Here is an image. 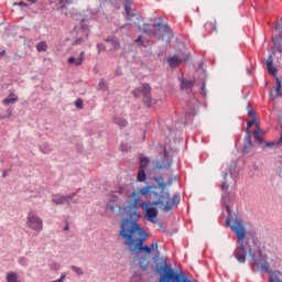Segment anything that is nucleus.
Returning <instances> with one entry per match:
<instances>
[{
	"instance_id": "27",
	"label": "nucleus",
	"mask_w": 282,
	"mask_h": 282,
	"mask_svg": "<svg viewBox=\"0 0 282 282\" xmlns=\"http://www.w3.org/2000/svg\"><path fill=\"white\" fill-rule=\"evenodd\" d=\"M18 263H19V265H22V268H28V265H30V259H28L25 257H20L18 259Z\"/></svg>"
},
{
	"instance_id": "42",
	"label": "nucleus",
	"mask_w": 282,
	"mask_h": 282,
	"mask_svg": "<svg viewBox=\"0 0 282 282\" xmlns=\"http://www.w3.org/2000/svg\"><path fill=\"white\" fill-rule=\"evenodd\" d=\"M123 10H124L126 14L129 13L130 11H132L133 9L131 8V3L126 2Z\"/></svg>"
},
{
	"instance_id": "5",
	"label": "nucleus",
	"mask_w": 282,
	"mask_h": 282,
	"mask_svg": "<svg viewBox=\"0 0 282 282\" xmlns=\"http://www.w3.org/2000/svg\"><path fill=\"white\" fill-rule=\"evenodd\" d=\"M130 197H132L133 202H130L128 206L123 207V213H128L129 218H122L120 224L121 228L119 230V237L130 235L133 228H142V226L138 224V219H142V214L138 212V208L140 207V194H138L137 192H132Z\"/></svg>"
},
{
	"instance_id": "32",
	"label": "nucleus",
	"mask_w": 282,
	"mask_h": 282,
	"mask_svg": "<svg viewBox=\"0 0 282 282\" xmlns=\"http://www.w3.org/2000/svg\"><path fill=\"white\" fill-rule=\"evenodd\" d=\"M70 269L73 270V272L77 274V276H83V274H85L80 267L70 265Z\"/></svg>"
},
{
	"instance_id": "62",
	"label": "nucleus",
	"mask_w": 282,
	"mask_h": 282,
	"mask_svg": "<svg viewBox=\"0 0 282 282\" xmlns=\"http://www.w3.org/2000/svg\"><path fill=\"white\" fill-rule=\"evenodd\" d=\"M227 176H228V174H227V173H225V174H224V180H226V178H227Z\"/></svg>"
},
{
	"instance_id": "33",
	"label": "nucleus",
	"mask_w": 282,
	"mask_h": 282,
	"mask_svg": "<svg viewBox=\"0 0 282 282\" xmlns=\"http://www.w3.org/2000/svg\"><path fill=\"white\" fill-rule=\"evenodd\" d=\"M119 151H121L122 153H129L130 148L128 143H120L119 144Z\"/></svg>"
},
{
	"instance_id": "59",
	"label": "nucleus",
	"mask_w": 282,
	"mask_h": 282,
	"mask_svg": "<svg viewBox=\"0 0 282 282\" xmlns=\"http://www.w3.org/2000/svg\"><path fill=\"white\" fill-rule=\"evenodd\" d=\"M116 199H118V196L112 195V202H116Z\"/></svg>"
},
{
	"instance_id": "9",
	"label": "nucleus",
	"mask_w": 282,
	"mask_h": 282,
	"mask_svg": "<svg viewBox=\"0 0 282 282\" xmlns=\"http://www.w3.org/2000/svg\"><path fill=\"white\" fill-rule=\"evenodd\" d=\"M195 86V80L181 79V91L192 93Z\"/></svg>"
},
{
	"instance_id": "46",
	"label": "nucleus",
	"mask_w": 282,
	"mask_h": 282,
	"mask_svg": "<svg viewBox=\"0 0 282 282\" xmlns=\"http://www.w3.org/2000/svg\"><path fill=\"white\" fill-rule=\"evenodd\" d=\"M116 39V35H110L105 39L106 43H111Z\"/></svg>"
},
{
	"instance_id": "36",
	"label": "nucleus",
	"mask_w": 282,
	"mask_h": 282,
	"mask_svg": "<svg viewBox=\"0 0 282 282\" xmlns=\"http://www.w3.org/2000/svg\"><path fill=\"white\" fill-rule=\"evenodd\" d=\"M131 94L134 98H140V96H142V90L140 88H135L131 91Z\"/></svg>"
},
{
	"instance_id": "58",
	"label": "nucleus",
	"mask_w": 282,
	"mask_h": 282,
	"mask_svg": "<svg viewBox=\"0 0 282 282\" xmlns=\"http://www.w3.org/2000/svg\"><path fill=\"white\" fill-rule=\"evenodd\" d=\"M226 210L228 212V215L230 216V207L229 206L226 207Z\"/></svg>"
},
{
	"instance_id": "47",
	"label": "nucleus",
	"mask_w": 282,
	"mask_h": 282,
	"mask_svg": "<svg viewBox=\"0 0 282 282\" xmlns=\"http://www.w3.org/2000/svg\"><path fill=\"white\" fill-rule=\"evenodd\" d=\"M228 188H229V184H227L226 182H224V183L221 184V189H223L224 192H226Z\"/></svg>"
},
{
	"instance_id": "10",
	"label": "nucleus",
	"mask_w": 282,
	"mask_h": 282,
	"mask_svg": "<svg viewBox=\"0 0 282 282\" xmlns=\"http://www.w3.org/2000/svg\"><path fill=\"white\" fill-rule=\"evenodd\" d=\"M76 197V193H72L69 195H62V204H66V206H72V204H78V200L74 199Z\"/></svg>"
},
{
	"instance_id": "64",
	"label": "nucleus",
	"mask_w": 282,
	"mask_h": 282,
	"mask_svg": "<svg viewBox=\"0 0 282 282\" xmlns=\"http://www.w3.org/2000/svg\"><path fill=\"white\" fill-rule=\"evenodd\" d=\"M280 142H282V132H281V138H280Z\"/></svg>"
},
{
	"instance_id": "4",
	"label": "nucleus",
	"mask_w": 282,
	"mask_h": 282,
	"mask_svg": "<svg viewBox=\"0 0 282 282\" xmlns=\"http://www.w3.org/2000/svg\"><path fill=\"white\" fill-rule=\"evenodd\" d=\"M226 225L230 227L237 236V247L234 252L237 261L239 263H245L248 254L252 260H254L256 254L251 251L249 238L246 237L245 223L240 218L235 217V219L227 218Z\"/></svg>"
},
{
	"instance_id": "54",
	"label": "nucleus",
	"mask_w": 282,
	"mask_h": 282,
	"mask_svg": "<svg viewBox=\"0 0 282 282\" xmlns=\"http://www.w3.org/2000/svg\"><path fill=\"white\" fill-rule=\"evenodd\" d=\"M265 147L267 148L273 147V143L272 142H265Z\"/></svg>"
},
{
	"instance_id": "39",
	"label": "nucleus",
	"mask_w": 282,
	"mask_h": 282,
	"mask_svg": "<svg viewBox=\"0 0 282 282\" xmlns=\"http://www.w3.org/2000/svg\"><path fill=\"white\" fill-rule=\"evenodd\" d=\"M57 10L59 12H65V10H67V6H65V3H61V0L57 2Z\"/></svg>"
},
{
	"instance_id": "45",
	"label": "nucleus",
	"mask_w": 282,
	"mask_h": 282,
	"mask_svg": "<svg viewBox=\"0 0 282 282\" xmlns=\"http://www.w3.org/2000/svg\"><path fill=\"white\" fill-rule=\"evenodd\" d=\"M254 123V118H252V120L247 122V131H250V128L253 126Z\"/></svg>"
},
{
	"instance_id": "1",
	"label": "nucleus",
	"mask_w": 282,
	"mask_h": 282,
	"mask_svg": "<svg viewBox=\"0 0 282 282\" xmlns=\"http://www.w3.org/2000/svg\"><path fill=\"white\" fill-rule=\"evenodd\" d=\"M154 182L155 184L145 185L139 189V195L148 199V202L140 204V208L143 210L145 219L151 224H158L160 212L155 206H161L165 213H169L177 204V194L171 198V193L166 189L169 183L164 182V176H154Z\"/></svg>"
},
{
	"instance_id": "43",
	"label": "nucleus",
	"mask_w": 282,
	"mask_h": 282,
	"mask_svg": "<svg viewBox=\"0 0 282 282\" xmlns=\"http://www.w3.org/2000/svg\"><path fill=\"white\" fill-rule=\"evenodd\" d=\"M275 30L280 33L282 32V19L275 23Z\"/></svg>"
},
{
	"instance_id": "52",
	"label": "nucleus",
	"mask_w": 282,
	"mask_h": 282,
	"mask_svg": "<svg viewBox=\"0 0 282 282\" xmlns=\"http://www.w3.org/2000/svg\"><path fill=\"white\" fill-rule=\"evenodd\" d=\"M2 177H8V170H3Z\"/></svg>"
},
{
	"instance_id": "55",
	"label": "nucleus",
	"mask_w": 282,
	"mask_h": 282,
	"mask_svg": "<svg viewBox=\"0 0 282 282\" xmlns=\"http://www.w3.org/2000/svg\"><path fill=\"white\" fill-rule=\"evenodd\" d=\"M270 282H282V281L279 279H270Z\"/></svg>"
},
{
	"instance_id": "21",
	"label": "nucleus",
	"mask_w": 282,
	"mask_h": 282,
	"mask_svg": "<svg viewBox=\"0 0 282 282\" xmlns=\"http://www.w3.org/2000/svg\"><path fill=\"white\" fill-rule=\"evenodd\" d=\"M205 29L207 32H213V30L215 32H217V21L216 20H213V21H209L205 24Z\"/></svg>"
},
{
	"instance_id": "61",
	"label": "nucleus",
	"mask_w": 282,
	"mask_h": 282,
	"mask_svg": "<svg viewBox=\"0 0 282 282\" xmlns=\"http://www.w3.org/2000/svg\"><path fill=\"white\" fill-rule=\"evenodd\" d=\"M206 89V85L205 84H203V86H202V90H205Z\"/></svg>"
},
{
	"instance_id": "38",
	"label": "nucleus",
	"mask_w": 282,
	"mask_h": 282,
	"mask_svg": "<svg viewBox=\"0 0 282 282\" xmlns=\"http://www.w3.org/2000/svg\"><path fill=\"white\" fill-rule=\"evenodd\" d=\"M80 28H82V30H83L84 32L87 31V30H89V24H87V20L83 19V20L80 21Z\"/></svg>"
},
{
	"instance_id": "17",
	"label": "nucleus",
	"mask_w": 282,
	"mask_h": 282,
	"mask_svg": "<svg viewBox=\"0 0 282 282\" xmlns=\"http://www.w3.org/2000/svg\"><path fill=\"white\" fill-rule=\"evenodd\" d=\"M257 265H258V270L260 272H264V273H268V274L271 272L270 268H269V263L267 261H264L262 263L258 262Z\"/></svg>"
},
{
	"instance_id": "41",
	"label": "nucleus",
	"mask_w": 282,
	"mask_h": 282,
	"mask_svg": "<svg viewBox=\"0 0 282 282\" xmlns=\"http://www.w3.org/2000/svg\"><path fill=\"white\" fill-rule=\"evenodd\" d=\"M149 248H151V251L155 250L156 253L160 254V251L158 250V241H153Z\"/></svg>"
},
{
	"instance_id": "24",
	"label": "nucleus",
	"mask_w": 282,
	"mask_h": 282,
	"mask_svg": "<svg viewBox=\"0 0 282 282\" xmlns=\"http://www.w3.org/2000/svg\"><path fill=\"white\" fill-rule=\"evenodd\" d=\"M153 102V97L150 95H143V105L150 109L151 105Z\"/></svg>"
},
{
	"instance_id": "44",
	"label": "nucleus",
	"mask_w": 282,
	"mask_h": 282,
	"mask_svg": "<svg viewBox=\"0 0 282 282\" xmlns=\"http://www.w3.org/2000/svg\"><path fill=\"white\" fill-rule=\"evenodd\" d=\"M10 116H12V108L7 109V113L4 116H2V120H6V118H10Z\"/></svg>"
},
{
	"instance_id": "34",
	"label": "nucleus",
	"mask_w": 282,
	"mask_h": 282,
	"mask_svg": "<svg viewBox=\"0 0 282 282\" xmlns=\"http://www.w3.org/2000/svg\"><path fill=\"white\" fill-rule=\"evenodd\" d=\"M110 44L112 45V48L115 51L120 50V41L118 40V37H115L113 41L110 42Z\"/></svg>"
},
{
	"instance_id": "13",
	"label": "nucleus",
	"mask_w": 282,
	"mask_h": 282,
	"mask_svg": "<svg viewBox=\"0 0 282 282\" xmlns=\"http://www.w3.org/2000/svg\"><path fill=\"white\" fill-rule=\"evenodd\" d=\"M83 61H85V52H80V55L78 58L74 57V56H70L68 57V63L70 65H75L78 67V65H83Z\"/></svg>"
},
{
	"instance_id": "3",
	"label": "nucleus",
	"mask_w": 282,
	"mask_h": 282,
	"mask_svg": "<svg viewBox=\"0 0 282 282\" xmlns=\"http://www.w3.org/2000/svg\"><path fill=\"white\" fill-rule=\"evenodd\" d=\"M133 19H137V22L133 23L139 32H143V34H148V36H158L159 41L171 43L173 30H171V26L167 24H164L162 18H159V21L153 24L144 23V19L140 17V12L132 9L130 12L126 13V21H132Z\"/></svg>"
},
{
	"instance_id": "29",
	"label": "nucleus",
	"mask_w": 282,
	"mask_h": 282,
	"mask_svg": "<svg viewBox=\"0 0 282 282\" xmlns=\"http://www.w3.org/2000/svg\"><path fill=\"white\" fill-rule=\"evenodd\" d=\"M272 42L274 44V47L278 50L279 53H282V44H281V40L279 37H273Z\"/></svg>"
},
{
	"instance_id": "19",
	"label": "nucleus",
	"mask_w": 282,
	"mask_h": 282,
	"mask_svg": "<svg viewBox=\"0 0 282 282\" xmlns=\"http://www.w3.org/2000/svg\"><path fill=\"white\" fill-rule=\"evenodd\" d=\"M150 162H151V160L149 159V156H140L139 169L145 170L147 166H149Z\"/></svg>"
},
{
	"instance_id": "53",
	"label": "nucleus",
	"mask_w": 282,
	"mask_h": 282,
	"mask_svg": "<svg viewBox=\"0 0 282 282\" xmlns=\"http://www.w3.org/2000/svg\"><path fill=\"white\" fill-rule=\"evenodd\" d=\"M64 230L65 231L69 230V223H66V226L64 227Z\"/></svg>"
},
{
	"instance_id": "49",
	"label": "nucleus",
	"mask_w": 282,
	"mask_h": 282,
	"mask_svg": "<svg viewBox=\"0 0 282 282\" xmlns=\"http://www.w3.org/2000/svg\"><path fill=\"white\" fill-rule=\"evenodd\" d=\"M116 193H119V195H122L124 193V187H119Z\"/></svg>"
},
{
	"instance_id": "20",
	"label": "nucleus",
	"mask_w": 282,
	"mask_h": 282,
	"mask_svg": "<svg viewBox=\"0 0 282 282\" xmlns=\"http://www.w3.org/2000/svg\"><path fill=\"white\" fill-rule=\"evenodd\" d=\"M52 203L55 204V206H63V195L53 194L52 195Z\"/></svg>"
},
{
	"instance_id": "63",
	"label": "nucleus",
	"mask_w": 282,
	"mask_h": 282,
	"mask_svg": "<svg viewBox=\"0 0 282 282\" xmlns=\"http://www.w3.org/2000/svg\"><path fill=\"white\" fill-rule=\"evenodd\" d=\"M158 169H164V166L163 165H158Z\"/></svg>"
},
{
	"instance_id": "37",
	"label": "nucleus",
	"mask_w": 282,
	"mask_h": 282,
	"mask_svg": "<svg viewBox=\"0 0 282 282\" xmlns=\"http://www.w3.org/2000/svg\"><path fill=\"white\" fill-rule=\"evenodd\" d=\"M97 52H107V46L104 43H97Z\"/></svg>"
},
{
	"instance_id": "51",
	"label": "nucleus",
	"mask_w": 282,
	"mask_h": 282,
	"mask_svg": "<svg viewBox=\"0 0 282 282\" xmlns=\"http://www.w3.org/2000/svg\"><path fill=\"white\" fill-rule=\"evenodd\" d=\"M248 115H249L251 118H254L256 112H254L253 110H249V111H248Z\"/></svg>"
},
{
	"instance_id": "14",
	"label": "nucleus",
	"mask_w": 282,
	"mask_h": 282,
	"mask_svg": "<svg viewBox=\"0 0 282 282\" xmlns=\"http://www.w3.org/2000/svg\"><path fill=\"white\" fill-rule=\"evenodd\" d=\"M112 122L115 124H117V127H119V129H124V127H127L129 124V121H127V119H124L122 117H115L112 119Z\"/></svg>"
},
{
	"instance_id": "35",
	"label": "nucleus",
	"mask_w": 282,
	"mask_h": 282,
	"mask_svg": "<svg viewBox=\"0 0 282 282\" xmlns=\"http://www.w3.org/2000/svg\"><path fill=\"white\" fill-rule=\"evenodd\" d=\"M134 43L139 45V47H147L144 45V41H142V35H139L138 39L134 40Z\"/></svg>"
},
{
	"instance_id": "6",
	"label": "nucleus",
	"mask_w": 282,
	"mask_h": 282,
	"mask_svg": "<svg viewBox=\"0 0 282 282\" xmlns=\"http://www.w3.org/2000/svg\"><path fill=\"white\" fill-rule=\"evenodd\" d=\"M26 226L34 232L43 231V219L36 215L34 212H29L26 217Z\"/></svg>"
},
{
	"instance_id": "12",
	"label": "nucleus",
	"mask_w": 282,
	"mask_h": 282,
	"mask_svg": "<svg viewBox=\"0 0 282 282\" xmlns=\"http://www.w3.org/2000/svg\"><path fill=\"white\" fill-rule=\"evenodd\" d=\"M268 73L271 74L274 78L276 77V67L273 65L272 55H269L267 61Z\"/></svg>"
},
{
	"instance_id": "26",
	"label": "nucleus",
	"mask_w": 282,
	"mask_h": 282,
	"mask_svg": "<svg viewBox=\"0 0 282 282\" xmlns=\"http://www.w3.org/2000/svg\"><path fill=\"white\" fill-rule=\"evenodd\" d=\"M256 124H257V129H256V131H253V138H254V140L258 141L259 143H262V138L260 137V134H261V128L259 127L258 123H256Z\"/></svg>"
},
{
	"instance_id": "31",
	"label": "nucleus",
	"mask_w": 282,
	"mask_h": 282,
	"mask_svg": "<svg viewBox=\"0 0 282 282\" xmlns=\"http://www.w3.org/2000/svg\"><path fill=\"white\" fill-rule=\"evenodd\" d=\"M98 87L101 91H109V86H107V82L105 79H100Z\"/></svg>"
},
{
	"instance_id": "8",
	"label": "nucleus",
	"mask_w": 282,
	"mask_h": 282,
	"mask_svg": "<svg viewBox=\"0 0 282 282\" xmlns=\"http://www.w3.org/2000/svg\"><path fill=\"white\" fill-rule=\"evenodd\" d=\"M191 274L186 270H182V267H177V282H197V280H191Z\"/></svg>"
},
{
	"instance_id": "40",
	"label": "nucleus",
	"mask_w": 282,
	"mask_h": 282,
	"mask_svg": "<svg viewBox=\"0 0 282 282\" xmlns=\"http://www.w3.org/2000/svg\"><path fill=\"white\" fill-rule=\"evenodd\" d=\"M74 105L77 109H83V99L78 98Z\"/></svg>"
},
{
	"instance_id": "25",
	"label": "nucleus",
	"mask_w": 282,
	"mask_h": 282,
	"mask_svg": "<svg viewBox=\"0 0 282 282\" xmlns=\"http://www.w3.org/2000/svg\"><path fill=\"white\" fill-rule=\"evenodd\" d=\"M141 94L142 96L151 95V85L149 83L142 84Z\"/></svg>"
},
{
	"instance_id": "57",
	"label": "nucleus",
	"mask_w": 282,
	"mask_h": 282,
	"mask_svg": "<svg viewBox=\"0 0 282 282\" xmlns=\"http://www.w3.org/2000/svg\"><path fill=\"white\" fill-rule=\"evenodd\" d=\"M0 56H6V51H1Z\"/></svg>"
},
{
	"instance_id": "48",
	"label": "nucleus",
	"mask_w": 282,
	"mask_h": 282,
	"mask_svg": "<svg viewBox=\"0 0 282 282\" xmlns=\"http://www.w3.org/2000/svg\"><path fill=\"white\" fill-rule=\"evenodd\" d=\"M13 6H23L24 8H28V3L20 1V2H15L13 3Z\"/></svg>"
},
{
	"instance_id": "7",
	"label": "nucleus",
	"mask_w": 282,
	"mask_h": 282,
	"mask_svg": "<svg viewBox=\"0 0 282 282\" xmlns=\"http://www.w3.org/2000/svg\"><path fill=\"white\" fill-rule=\"evenodd\" d=\"M181 47L178 48V54H177V64H184L188 63L191 61V51L186 48V37H184V41H180Z\"/></svg>"
},
{
	"instance_id": "60",
	"label": "nucleus",
	"mask_w": 282,
	"mask_h": 282,
	"mask_svg": "<svg viewBox=\"0 0 282 282\" xmlns=\"http://www.w3.org/2000/svg\"><path fill=\"white\" fill-rule=\"evenodd\" d=\"M39 0H30V3H36Z\"/></svg>"
},
{
	"instance_id": "2",
	"label": "nucleus",
	"mask_w": 282,
	"mask_h": 282,
	"mask_svg": "<svg viewBox=\"0 0 282 282\" xmlns=\"http://www.w3.org/2000/svg\"><path fill=\"white\" fill-rule=\"evenodd\" d=\"M121 239L124 240V246H128V250L135 254L139 259V267L141 270H148L151 265V248L144 245V241L149 239V234L142 227H132L130 234H126Z\"/></svg>"
},
{
	"instance_id": "56",
	"label": "nucleus",
	"mask_w": 282,
	"mask_h": 282,
	"mask_svg": "<svg viewBox=\"0 0 282 282\" xmlns=\"http://www.w3.org/2000/svg\"><path fill=\"white\" fill-rule=\"evenodd\" d=\"M59 3H69V0H59Z\"/></svg>"
},
{
	"instance_id": "23",
	"label": "nucleus",
	"mask_w": 282,
	"mask_h": 282,
	"mask_svg": "<svg viewBox=\"0 0 282 282\" xmlns=\"http://www.w3.org/2000/svg\"><path fill=\"white\" fill-rule=\"evenodd\" d=\"M275 84H276L274 86L275 97H282L281 80L278 76H275Z\"/></svg>"
},
{
	"instance_id": "22",
	"label": "nucleus",
	"mask_w": 282,
	"mask_h": 282,
	"mask_svg": "<svg viewBox=\"0 0 282 282\" xmlns=\"http://www.w3.org/2000/svg\"><path fill=\"white\" fill-rule=\"evenodd\" d=\"M137 182H147V172L144 169H140L137 173Z\"/></svg>"
},
{
	"instance_id": "15",
	"label": "nucleus",
	"mask_w": 282,
	"mask_h": 282,
	"mask_svg": "<svg viewBox=\"0 0 282 282\" xmlns=\"http://www.w3.org/2000/svg\"><path fill=\"white\" fill-rule=\"evenodd\" d=\"M19 100V96H17L15 94L11 93L8 95L7 98H4L2 100L3 105H14V102H17Z\"/></svg>"
},
{
	"instance_id": "50",
	"label": "nucleus",
	"mask_w": 282,
	"mask_h": 282,
	"mask_svg": "<svg viewBox=\"0 0 282 282\" xmlns=\"http://www.w3.org/2000/svg\"><path fill=\"white\" fill-rule=\"evenodd\" d=\"M82 41H83V37L76 39L74 45H80Z\"/></svg>"
},
{
	"instance_id": "18",
	"label": "nucleus",
	"mask_w": 282,
	"mask_h": 282,
	"mask_svg": "<svg viewBox=\"0 0 282 282\" xmlns=\"http://www.w3.org/2000/svg\"><path fill=\"white\" fill-rule=\"evenodd\" d=\"M243 140L246 142V145L243 148V152H247V150L251 147V133H250V130H247Z\"/></svg>"
},
{
	"instance_id": "28",
	"label": "nucleus",
	"mask_w": 282,
	"mask_h": 282,
	"mask_svg": "<svg viewBox=\"0 0 282 282\" xmlns=\"http://www.w3.org/2000/svg\"><path fill=\"white\" fill-rule=\"evenodd\" d=\"M169 66L174 69V67H177V55H174L170 58H167Z\"/></svg>"
},
{
	"instance_id": "11",
	"label": "nucleus",
	"mask_w": 282,
	"mask_h": 282,
	"mask_svg": "<svg viewBox=\"0 0 282 282\" xmlns=\"http://www.w3.org/2000/svg\"><path fill=\"white\" fill-rule=\"evenodd\" d=\"M39 151L43 153V155H50L52 151H54V148H52V143L50 142H43L39 144Z\"/></svg>"
},
{
	"instance_id": "16",
	"label": "nucleus",
	"mask_w": 282,
	"mask_h": 282,
	"mask_svg": "<svg viewBox=\"0 0 282 282\" xmlns=\"http://www.w3.org/2000/svg\"><path fill=\"white\" fill-rule=\"evenodd\" d=\"M6 281L7 282H22L21 280H19V274L14 271H10L7 273Z\"/></svg>"
},
{
	"instance_id": "30",
	"label": "nucleus",
	"mask_w": 282,
	"mask_h": 282,
	"mask_svg": "<svg viewBox=\"0 0 282 282\" xmlns=\"http://www.w3.org/2000/svg\"><path fill=\"white\" fill-rule=\"evenodd\" d=\"M37 52H47V42H40L36 44Z\"/></svg>"
}]
</instances>
